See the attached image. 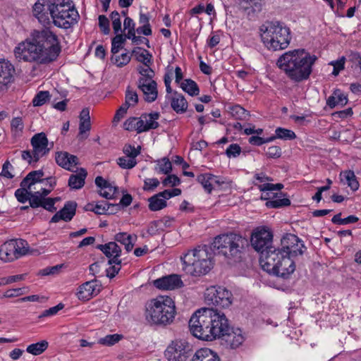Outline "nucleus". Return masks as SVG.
<instances>
[{"label":"nucleus","mask_w":361,"mask_h":361,"mask_svg":"<svg viewBox=\"0 0 361 361\" xmlns=\"http://www.w3.org/2000/svg\"><path fill=\"white\" fill-rule=\"evenodd\" d=\"M72 3L70 0H37L32 6V15L45 28L34 30L16 47L14 54L18 61L48 64L57 59L61 47L50 25L66 30L78 23L80 16Z\"/></svg>","instance_id":"1"},{"label":"nucleus","mask_w":361,"mask_h":361,"mask_svg":"<svg viewBox=\"0 0 361 361\" xmlns=\"http://www.w3.org/2000/svg\"><path fill=\"white\" fill-rule=\"evenodd\" d=\"M317 60L315 55H311L305 49H298L284 53L276 64L290 80L300 82L310 78Z\"/></svg>","instance_id":"2"},{"label":"nucleus","mask_w":361,"mask_h":361,"mask_svg":"<svg viewBox=\"0 0 361 361\" xmlns=\"http://www.w3.org/2000/svg\"><path fill=\"white\" fill-rule=\"evenodd\" d=\"M212 246L217 254L222 255L234 262H238L243 259L249 247V241L242 235L231 232L216 236L212 243Z\"/></svg>","instance_id":"3"},{"label":"nucleus","mask_w":361,"mask_h":361,"mask_svg":"<svg viewBox=\"0 0 361 361\" xmlns=\"http://www.w3.org/2000/svg\"><path fill=\"white\" fill-rule=\"evenodd\" d=\"M176 314L173 300L160 295L150 300L145 305V319L151 325L166 326L173 322Z\"/></svg>","instance_id":"4"},{"label":"nucleus","mask_w":361,"mask_h":361,"mask_svg":"<svg viewBox=\"0 0 361 361\" xmlns=\"http://www.w3.org/2000/svg\"><path fill=\"white\" fill-rule=\"evenodd\" d=\"M259 31L261 39L269 49H285L290 44V30L283 23L267 21L260 27Z\"/></svg>","instance_id":"5"},{"label":"nucleus","mask_w":361,"mask_h":361,"mask_svg":"<svg viewBox=\"0 0 361 361\" xmlns=\"http://www.w3.org/2000/svg\"><path fill=\"white\" fill-rule=\"evenodd\" d=\"M294 257L280 250H268L262 257V267L269 274L288 279L295 270Z\"/></svg>","instance_id":"6"},{"label":"nucleus","mask_w":361,"mask_h":361,"mask_svg":"<svg viewBox=\"0 0 361 361\" xmlns=\"http://www.w3.org/2000/svg\"><path fill=\"white\" fill-rule=\"evenodd\" d=\"M212 253L207 245L189 250L182 258L185 269L192 276L207 274L212 268Z\"/></svg>","instance_id":"7"},{"label":"nucleus","mask_w":361,"mask_h":361,"mask_svg":"<svg viewBox=\"0 0 361 361\" xmlns=\"http://www.w3.org/2000/svg\"><path fill=\"white\" fill-rule=\"evenodd\" d=\"M28 248V243L25 240H10L1 245L0 259L6 262H12L26 255Z\"/></svg>","instance_id":"8"},{"label":"nucleus","mask_w":361,"mask_h":361,"mask_svg":"<svg viewBox=\"0 0 361 361\" xmlns=\"http://www.w3.org/2000/svg\"><path fill=\"white\" fill-rule=\"evenodd\" d=\"M192 353L193 348L189 342L176 339L168 345L164 355L168 361H187Z\"/></svg>","instance_id":"9"},{"label":"nucleus","mask_w":361,"mask_h":361,"mask_svg":"<svg viewBox=\"0 0 361 361\" xmlns=\"http://www.w3.org/2000/svg\"><path fill=\"white\" fill-rule=\"evenodd\" d=\"M207 304L216 308H226L232 303V293L226 288L221 286H211L204 293Z\"/></svg>","instance_id":"10"},{"label":"nucleus","mask_w":361,"mask_h":361,"mask_svg":"<svg viewBox=\"0 0 361 361\" xmlns=\"http://www.w3.org/2000/svg\"><path fill=\"white\" fill-rule=\"evenodd\" d=\"M281 248H274L273 250H280L286 255L292 257L302 255L307 247L299 238L291 233H286L281 238Z\"/></svg>","instance_id":"11"},{"label":"nucleus","mask_w":361,"mask_h":361,"mask_svg":"<svg viewBox=\"0 0 361 361\" xmlns=\"http://www.w3.org/2000/svg\"><path fill=\"white\" fill-rule=\"evenodd\" d=\"M272 238V233L266 229L257 231L251 236L250 242L252 246L256 251L261 252V264L263 253L268 252V250H273L274 249V247L269 246V244L271 243Z\"/></svg>","instance_id":"12"},{"label":"nucleus","mask_w":361,"mask_h":361,"mask_svg":"<svg viewBox=\"0 0 361 361\" xmlns=\"http://www.w3.org/2000/svg\"><path fill=\"white\" fill-rule=\"evenodd\" d=\"M212 321L210 323V331L214 336V340L216 338H221L224 334H226L231 330L228 319L224 313L218 312L217 309L212 308Z\"/></svg>","instance_id":"13"},{"label":"nucleus","mask_w":361,"mask_h":361,"mask_svg":"<svg viewBox=\"0 0 361 361\" xmlns=\"http://www.w3.org/2000/svg\"><path fill=\"white\" fill-rule=\"evenodd\" d=\"M33 150L34 161L37 163L41 157L47 154L51 148L49 147V140L46 134L43 132L36 133L30 140Z\"/></svg>","instance_id":"14"},{"label":"nucleus","mask_w":361,"mask_h":361,"mask_svg":"<svg viewBox=\"0 0 361 361\" xmlns=\"http://www.w3.org/2000/svg\"><path fill=\"white\" fill-rule=\"evenodd\" d=\"M152 283L159 290H175L183 286V282L178 274L162 276L153 281Z\"/></svg>","instance_id":"15"},{"label":"nucleus","mask_w":361,"mask_h":361,"mask_svg":"<svg viewBox=\"0 0 361 361\" xmlns=\"http://www.w3.org/2000/svg\"><path fill=\"white\" fill-rule=\"evenodd\" d=\"M221 339L224 341L226 348L236 349L243 343L245 336L240 329H233L231 327V330L224 334Z\"/></svg>","instance_id":"16"},{"label":"nucleus","mask_w":361,"mask_h":361,"mask_svg":"<svg viewBox=\"0 0 361 361\" xmlns=\"http://www.w3.org/2000/svg\"><path fill=\"white\" fill-rule=\"evenodd\" d=\"M212 308H202L197 310L191 317L188 322V326L197 324V326L200 325H210L212 321Z\"/></svg>","instance_id":"17"},{"label":"nucleus","mask_w":361,"mask_h":361,"mask_svg":"<svg viewBox=\"0 0 361 361\" xmlns=\"http://www.w3.org/2000/svg\"><path fill=\"white\" fill-rule=\"evenodd\" d=\"M15 68L8 61H0V89L13 81Z\"/></svg>","instance_id":"18"},{"label":"nucleus","mask_w":361,"mask_h":361,"mask_svg":"<svg viewBox=\"0 0 361 361\" xmlns=\"http://www.w3.org/2000/svg\"><path fill=\"white\" fill-rule=\"evenodd\" d=\"M96 279L82 283L77 293L79 299L89 300L93 295H97L99 292V286L97 284Z\"/></svg>","instance_id":"19"},{"label":"nucleus","mask_w":361,"mask_h":361,"mask_svg":"<svg viewBox=\"0 0 361 361\" xmlns=\"http://www.w3.org/2000/svg\"><path fill=\"white\" fill-rule=\"evenodd\" d=\"M210 325L207 326H197V324L189 326L190 333L196 338L203 340L211 341L214 340V336H212L210 331Z\"/></svg>","instance_id":"20"},{"label":"nucleus","mask_w":361,"mask_h":361,"mask_svg":"<svg viewBox=\"0 0 361 361\" xmlns=\"http://www.w3.org/2000/svg\"><path fill=\"white\" fill-rule=\"evenodd\" d=\"M171 106L177 114H183L188 109V103L182 94L175 91L171 99Z\"/></svg>","instance_id":"21"},{"label":"nucleus","mask_w":361,"mask_h":361,"mask_svg":"<svg viewBox=\"0 0 361 361\" xmlns=\"http://www.w3.org/2000/svg\"><path fill=\"white\" fill-rule=\"evenodd\" d=\"M191 361H220L216 353L209 348H200L193 355Z\"/></svg>","instance_id":"22"},{"label":"nucleus","mask_w":361,"mask_h":361,"mask_svg":"<svg viewBox=\"0 0 361 361\" xmlns=\"http://www.w3.org/2000/svg\"><path fill=\"white\" fill-rule=\"evenodd\" d=\"M87 176V171L80 168L77 174H71L68 179V186L75 190L82 188L85 185V180Z\"/></svg>","instance_id":"23"},{"label":"nucleus","mask_w":361,"mask_h":361,"mask_svg":"<svg viewBox=\"0 0 361 361\" xmlns=\"http://www.w3.org/2000/svg\"><path fill=\"white\" fill-rule=\"evenodd\" d=\"M132 56L136 61L142 63L145 66H151L152 63V55L147 49L136 47L132 50Z\"/></svg>","instance_id":"24"},{"label":"nucleus","mask_w":361,"mask_h":361,"mask_svg":"<svg viewBox=\"0 0 361 361\" xmlns=\"http://www.w3.org/2000/svg\"><path fill=\"white\" fill-rule=\"evenodd\" d=\"M144 94V99L147 102H154L158 96L157 83L156 81H152L147 85H142L139 88Z\"/></svg>","instance_id":"25"},{"label":"nucleus","mask_w":361,"mask_h":361,"mask_svg":"<svg viewBox=\"0 0 361 361\" xmlns=\"http://www.w3.org/2000/svg\"><path fill=\"white\" fill-rule=\"evenodd\" d=\"M348 97L345 94H343L340 90H336L333 94L330 96L326 101L327 105L334 109L337 105L344 106L348 103Z\"/></svg>","instance_id":"26"},{"label":"nucleus","mask_w":361,"mask_h":361,"mask_svg":"<svg viewBox=\"0 0 361 361\" xmlns=\"http://www.w3.org/2000/svg\"><path fill=\"white\" fill-rule=\"evenodd\" d=\"M77 205L75 201H68L65 203L63 207L60 209L64 221L68 222L73 219L76 212Z\"/></svg>","instance_id":"27"},{"label":"nucleus","mask_w":361,"mask_h":361,"mask_svg":"<svg viewBox=\"0 0 361 361\" xmlns=\"http://www.w3.org/2000/svg\"><path fill=\"white\" fill-rule=\"evenodd\" d=\"M148 202L149 209L152 212L159 211L167 206L166 201L159 196L158 193L150 197Z\"/></svg>","instance_id":"28"},{"label":"nucleus","mask_w":361,"mask_h":361,"mask_svg":"<svg viewBox=\"0 0 361 361\" xmlns=\"http://www.w3.org/2000/svg\"><path fill=\"white\" fill-rule=\"evenodd\" d=\"M182 90L190 96H197L200 93V89L195 81L192 79H185L181 84Z\"/></svg>","instance_id":"29"},{"label":"nucleus","mask_w":361,"mask_h":361,"mask_svg":"<svg viewBox=\"0 0 361 361\" xmlns=\"http://www.w3.org/2000/svg\"><path fill=\"white\" fill-rule=\"evenodd\" d=\"M159 117L160 114L157 111L147 114V121H145L146 128H144L143 130H147V131H149L150 130L158 128L159 124L157 121L159 118Z\"/></svg>","instance_id":"30"},{"label":"nucleus","mask_w":361,"mask_h":361,"mask_svg":"<svg viewBox=\"0 0 361 361\" xmlns=\"http://www.w3.org/2000/svg\"><path fill=\"white\" fill-rule=\"evenodd\" d=\"M230 113L237 120H247L250 116L249 112L240 105L231 106Z\"/></svg>","instance_id":"31"},{"label":"nucleus","mask_w":361,"mask_h":361,"mask_svg":"<svg viewBox=\"0 0 361 361\" xmlns=\"http://www.w3.org/2000/svg\"><path fill=\"white\" fill-rule=\"evenodd\" d=\"M123 336L122 334H109L98 340V343L105 346H111L118 343Z\"/></svg>","instance_id":"32"},{"label":"nucleus","mask_w":361,"mask_h":361,"mask_svg":"<svg viewBox=\"0 0 361 361\" xmlns=\"http://www.w3.org/2000/svg\"><path fill=\"white\" fill-rule=\"evenodd\" d=\"M214 178V176L210 173L200 174L197 177V181L202 185L208 193H210L213 189L211 180Z\"/></svg>","instance_id":"33"},{"label":"nucleus","mask_w":361,"mask_h":361,"mask_svg":"<svg viewBox=\"0 0 361 361\" xmlns=\"http://www.w3.org/2000/svg\"><path fill=\"white\" fill-rule=\"evenodd\" d=\"M48 347V342L42 341L40 342L32 343L27 346V352L34 355H38L42 353Z\"/></svg>","instance_id":"34"},{"label":"nucleus","mask_w":361,"mask_h":361,"mask_svg":"<svg viewBox=\"0 0 361 361\" xmlns=\"http://www.w3.org/2000/svg\"><path fill=\"white\" fill-rule=\"evenodd\" d=\"M158 167L155 168V170L159 173L169 174L172 171V164L169 158L164 157L161 159L157 160Z\"/></svg>","instance_id":"35"},{"label":"nucleus","mask_w":361,"mask_h":361,"mask_svg":"<svg viewBox=\"0 0 361 361\" xmlns=\"http://www.w3.org/2000/svg\"><path fill=\"white\" fill-rule=\"evenodd\" d=\"M69 153L67 152H58L56 153L55 160L56 164L61 167L71 171L68 159Z\"/></svg>","instance_id":"36"},{"label":"nucleus","mask_w":361,"mask_h":361,"mask_svg":"<svg viewBox=\"0 0 361 361\" xmlns=\"http://www.w3.org/2000/svg\"><path fill=\"white\" fill-rule=\"evenodd\" d=\"M341 216V213L334 215L331 219L332 223L338 225H345L356 223L359 220V219L355 215H350L344 219H342Z\"/></svg>","instance_id":"37"},{"label":"nucleus","mask_w":361,"mask_h":361,"mask_svg":"<svg viewBox=\"0 0 361 361\" xmlns=\"http://www.w3.org/2000/svg\"><path fill=\"white\" fill-rule=\"evenodd\" d=\"M276 137L284 140H292L296 137L295 133L286 128L279 127L275 130Z\"/></svg>","instance_id":"38"},{"label":"nucleus","mask_w":361,"mask_h":361,"mask_svg":"<svg viewBox=\"0 0 361 361\" xmlns=\"http://www.w3.org/2000/svg\"><path fill=\"white\" fill-rule=\"evenodd\" d=\"M126 42V37L123 35L117 33L116 35L112 39L111 41V52L114 55L119 51V49L123 48V44Z\"/></svg>","instance_id":"39"},{"label":"nucleus","mask_w":361,"mask_h":361,"mask_svg":"<svg viewBox=\"0 0 361 361\" xmlns=\"http://www.w3.org/2000/svg\"><path fill=\"white\" fill-rule=\"evenodd\" d=\"M141 147L139 146L135 148L134 146L126 144L123 148V152L126 154V157L130 159L136 160V157L140 154Z\"/></svg>","instance_id":"40"},{"label":"nucleus","mask_w":361,"mask_h":361,"mask_svg":"<svg viewBox=\"0 0 361 361\" xmlns=\"http://www.w3.org/2000/svg\"><path fill=\"white\" fill-rule=\"evenodd\" d=\"M290 200L288 198H276L266 202L268 208H281L290 205Z\"/></svg>","instance_id":"41"},{"label":"nucleus","mask_w":361,"mask_h":361,"mask_svg":"<svg viewBox=\"0 0 361 361\" xmlns=\"http://www.w3.org/2000/svg\"><path fill=\"white\" fill-rule=\"evenodd\" d=\"M50 94L48 91L39 92L34 99H32V104L34 106H40L46 103L49 99Z\"/></svg>","instance_id":"42"},{"label":"nucleus","mask_w":361,"mask_h":361,"mask_svg":"<svg viewBox=\"0 0 361 361\" xmlns=\"http://www.w3.org/2000/svg\"><path fill=\"white\" fill-rule=\"evenodd\" d=\"M138 102V95L135 91H133L130 89V87H128L126 92L125 97V104L129 105V106H134Z\"/></svg>","instance_id":"43"},{"label":"nucleus","mask_w":361,"mask_h":361,"mask_svg":"<svg viewBox=\"0 0 361 361\" xmlns=\"http://www.w3.org/2000/svg\"><path fill=\"white\" fill-rule=\"evenodd\" d=\"M116 163L122 169H131L136 166L137 161L130 159H128V157L125 156L118 158L116 160Z\"/></svg>","instance_id":"44"},{"label":"nucleus","mask_w":361,"mask_h":361,"mask_svg":"<svg viewBox=\"0 0 361 361\" xmlns=\"http://www.w3.org/2000/svg\"><path fill=\"white\" fill-rule=\"evenodd\" d=\"M345 58L344 56L341 57L339 59L336 61H332L329 62V65L332 66L334 67L332 75L334 76H337L341 71H343L345 68Z\"/></svg>","instance_id":"45"},{"label":"nucleus","mask_w":361,"mask_h":361,"mask_svg":"<svg viewBox=\"0 0 361 361\" xmlns=\"http://www.w3.org/2000/svg\"><path fill=\"white\" fill-rule=\"evenodd\" d=\"M110 18L112 20V27L115 34L121 32V21L120 15L118 11H114L110 15Z\"/></svg>","instance_id":"46"},{"label":"nucleus","mask_w":361,"mask_h":361,"mask_svg":"<svg viewBox=\"0 0 361 361\" xmlns=\"http://www.w3.org/2000/svg\"><path fill=\"white\" fill-rule=\"evenodd\" d=\"M247 6L245 7V9L248 10V14H250V12L259 13L262 8V5L259 1L257 0H243Z\"/></svg>","instance_id":"47"},{"label":"nucleus","mask_w":361,"mask_h":361,"mask_svg":"<svg viewBox=\"0 0 361 361\" xmlns=\"http://www.w3.org/2000/svg\"><path fill=\"white\" fill-rule=\"evenodd\" d=\"M11 128L12 132H13L15 135L21 133L24 128V124H23L22 118L21 117L13 118L11 122Z\"/></svg>","instance_id":"48"},{"label":"nucleus","mask_w":361,"mask_h":361,"mask_svg":"<svg viewBox=\"0 0 361 361\" xmlns=\"http://www.w3.org/2000/svg\"><path fill=\"white\" fill-rule=\"evenodd\" d=\"M15 197L20 203H25L27 201L30 202V190L27 188H18L15 191Z\"/></svg>","instance_id":"49"},{"label":"nucleus","mask_w":361,"mask_h":361,"mask_svg":"<svg viewBox=\"0 0 361 361\" xmlns=\"http://www.w3.org/2000/svg\"><path fill=\"white\" fill-rule=\"evenodd\" d=\"M111 61L113 63L116 64L118 67H123L130 62V56L128 54V53H124L115 57L112 56Z\"/></svg>","instance_id":"50"},{"label":"nucleus","mask_w":361,"mask_h":361,"mask_svg":"<svg viewBox=\"0 0 361 361\" xmlns=\"http://www.w3.org/2000/svg\"><path fill=\"white\" fill-rule=\"evenodd\" d=\"M30 207L33 209L38 208L39 202L44 199L41 195V190L37 192L30 190Z\"/></svg>","instance_id":"51"},{"label":"nucleus","mask_w":361,"mask_h":361,"mask_svg":"<svg viewBox=\"0 0 361 361\" xmlns=\"http://www.w3.org/2000/svg\"><path fill=\"white\" fill-rule=\"evenodd\" d=\"M167 175V177L162 180V185L164 187H167L169 185L173 187L180 185V179L176 175L170 173Z\"/></svg>","instance_id":"52"},{"label":"nucleus","mask_w":361,"mask_h":361,"mask_svg":"<svg viewBox=\"0 0 361 361\" xmlns=\"http://www.w3.org/2000/svg\"><path fill=\"white\" fill-rule=\"evenodd\" d=\"M64 308V304L62 302L59 303L57 305L50 307L48 310H45L42 312V313L39 316V318H43L46 317L53 316L58 313L59 311L61 310Z\"/></svg>","instance_id":"53"},{"label":"nucleus","mask_w":361,"mask_h":361,"mask_svg":"<svg viewBox=\"0 0 361 361\" xmlns=\"http://www.w3.org/2000/svg\"><path fill=\"white\" fill-rule=\"evenodd\" d=\"M25 289V288H13V289L7 290L4 293L3 295L0 296V298L1 299L4 298H12L23 295L25 293L24 291Z\"/></svg>","instance_id":"54"},{"label":"nucleus","mask_w":361,"mask_h":361,"mask_svg":"<svg viewBox=\"0 0 361 361\" xmlns=\"http://www.w3.org/2000/svg\"><path fill=\"white\" fill-rule=\"evenodd\" d=\"M160 184L159 180L156 178H146L144 180L143 190L145 191H153Z\"/></svg>","instance_id":"55"},{"label":"nucleus","mask_w":361,"mask_h":361,"mask_svg":"<svg viewBox=\"0 0 361 361\" xmlns=\"http://www.w3.org/2000/svg\"><path fill=\"white\" fill-rule=\"evenodd\" d=\"M106 189H107L108 191L99 190L98 192L99 195L107 200L114 199L116 197V194L118 191V188L112 186L110 183L109 188H106Z\"/></svg>","instance_id":"56"},{"label":"nucleus","mask_w":361,"mask_h":361,"mask_svg":"<svg viewBox=\"0 0 361 361\" xmlns=\"http://www.w3.org/2000/svg\"><path fill=\"white\" fill-rule=\"evenodd\" d=\"M35 172H30L21 181L20 185V188H27L28 190H30V188L32 185L36 183V180L33 179L32 176L35 175Z\"/></svg>","instance_id":"57"},{"label":"nucleus","mask_w":361,"mask_h":361,"mask_svg":"<svg viewBox=\"0 0 361 361\" xmlns=\"http://www.w3.org/2000/svg\"><path fill=\"white\" fill-rule=\"evenodd\" d=\"M39 204L38 207H42L50 212H54L56 211V207L53 204L52 197L44 198L40 202H39Z\"/></svg>","instance_id":"58"},{"label":"nucleus","mask_w":361,"mask_h":361,"mask_svg":"<svg viewBox=\"0 0 361 361\" xmlns=\"http://www.w3.org/2000/svg\"><path fill=\"white\" fill-rule=\"evenodd\" d=\"M281 149L279 146L269 147L266 151V156L271 159H278L281 157Z\"/></svg>","instance_id":"59"},{"label":"nucleus","mask_w":361,"mask_h":361,"mask_svg":"<svg viewBox=\"0 0 361 361\" xmlns=\"http://www.w3.org/2000/svg\"><path fill=\"white\" fill-rule=\"evenodd\" d=\"M241 147L238 144H231L226 150V154L228 157H236L240 155Z\"/></svg>","instance_id":"60"},{"label":"nucleus","mask_w":361,"mask_h":361,"mask_svg":"<svg viewBox=\"0 0 361 361\" xmlns=\"http://www.w3.org/2000/svg\"><path fill=\"white\" fill-rule=\"evenodd\" d=\"M99 26L104 35H108L110 32L109 20L104 15H100L98 18Z\"/></svg>","instance_id":"61"},{"label":"nucleus","mask_w":361,"mask_h":361,"mask_svg":"<svg viewBox=\"0 0 361 361\" xmlns=\"http://www.w3.org/2000/svg\"><path fill=\"white\" fill-rule=\"evenodd\" d=\"M147 114H142L140 118L135 117V126H136V132L137 133H141L143 132H147V130H143L144 128H146L145 121H147Z\"/></svg>","instance_id":"62"},{"label":"nucleus","mask_w":361,"mask_h":361,"mask_svg":"<svg viewBox=\"0 0 361 361\" xmlns=\"http://www.w3.org/2000/svg\"><path fill=\"white\" fill-rule=\"evenodd\" d=\"M159 224L160 223H159L157 220L152 221L149 224L147 233L150 235H155L157 234H159L161 232H163Z\"/></svg>","instance_id":"63"},{"label":"nucleus","mask_w":361,"mask_h":361,"mask_svg":"<svg viewBox=\"0 0 361 361\" xmlns=\"http://www.w3.org/2000/svg\"><path fill=\"white\" fill-rule=\"evenodd\" d=\"M326 182H328V185L322 186V187H320L318 188L317 192L312 197V199L314 200H316L318 202H320L322 198V192L326 191L330 189L332 181L331 179L327 178Z\"/></svg>","instance_id":"64"}]
</instances>
